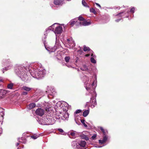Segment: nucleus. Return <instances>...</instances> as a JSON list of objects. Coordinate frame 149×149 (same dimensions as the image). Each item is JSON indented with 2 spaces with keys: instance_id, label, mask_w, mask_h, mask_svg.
Listing matches in <instances>:
<instances>
[{
  "instance_id": "5",
  "label": "nucleus",
  "mask_w": 149,
  "mask_h": 149,
  "mask_svg": "<svg viewBox=\"0 0 149 149\" xmlns=\"http://www.w3.org/2000/svg\"><path fill=\"white\" fill-rule=\"evenodd\" d=\"M7 91L2 89H0V98L4 97L7 93Z\"/></svg>"
},
{
  "instance_id": "6",
  "label": "nucleus",
  "mask_w": 149,
  "mask_h": 149,
  "mask_svg": "<svg viewBox=\"0 0 149 149\" xmlns=\"http://www.w3.org/2000/svg\"><path fill=\"white\" fill-rule=\"evenodd\" d=\"M63 0H54V3L55 5H62L63 3Z\"/></svg>"
},
{
  "instance_id": "2",
  "label": "nucleus",
  "mask_w": 149,
  "mask_h": 149,
  "mask_svg": "<svg viewBox=\"0 0 149 149\" xmlns=\"http://www.w3.org/2000/svg\"><path fill=\"white\" fill-rule=\"evenodd\" d=\"M45 113V111L41 108H38L36 111V115L40 116H42Z\"/></svg>"
},
{
  "instance_id": "44",
  "label": "nucleus",
  "mask_w": 149,
  "mask_h": 149,
  "mask_svg": "<svg viewBox=\"0 0 149 149\" xmlns=\"http://www.w3.org/2000/svg\"><path fill=\"white\" fill-rule=\"evenodd\" d=\"M54 24H53V25H52V27H53V26H54Z\"/></svg>"
},
{
  "instance_id": "38",
  "label": "nucleus",
  "mask_w": 149,
  "mask_h": 149,
  "mask_svg": "<svg viewBox=\"0 0 149 149\" xmlns=\"http://www.w3.org/2000/svg\"><path fill=\"white\" fill-rule=\"evenodd\" d=\"M83 124L84 125V126L85 127H87V125H86L85 123V124Z\"/></svg>"
},
{
  "instance_id": "23",
  "label": "nucleus",
  "mask_w": 149,
  "mask_h": 149,
  "mask_svg": "<svg viewBox=\"0 0 149 149\" xmlns=\"http://www.w3.org/2000/svg\"><path fill=\"white\" fill-rule=\"evenodd\" d=\"M70 134L72 136L75 137V133L74 132H71L70 133Z\"/></svg>"
},
{
  "instance_id": "19",
  "label": "nucleus",
  "mask_w": 149,
  "mask_h": 149,
  "mask_svg": "<svg viewBox=\"0 0 149 149\" xmlns=\"http://www.w3.org/2000/svg\"><path fill=\"white\" fill-rule=\"evenodd\" d=\"M90 11L92 13L95 14L96 13V12L95 11V10L93 8H90Z\"/></svg>"
},
{
  "instance_id": "32",
  "label": "nucleus",
  "mask_w": 149,
  "mask_h": 149,
  "mask_svg": "<svg viewBox=\"0 0 149 149\" xmlns=\"http://www.w3.org/2000/svg\"><path fill=\"white\" fill-rule=\"evenodd\" d=\"M100 129L102 131V132L105 131L103 129V128L102 127H100Z\"/></svg>"
},
{
  "instance_id": "9",
  "label": "nucleus",
  "mask_w": 149,
  "mask_h": 149,
  "mask_svg": "<svg viewBox=\"0 0 149 149\" xmlns=\"http://www.w3.org/2000/svg\"><path fill=\"white\" fill-rule=\"evenodd\" d=\"M36 105L35 103H32L28 105L27 107L29 109H31L35 107Z\"/></svg>"
},
{
  "instance_id": "36",
  "label": "nucleus",
  "mask_w": 149,
  "mask_h": 149,
  "mask_svg": "<svg viewBox=\"0 0 149 149\" xmlns=\"http://www.w3.org/2000/svg\"><path fill=\"white\" fill-rule=\"evenodd\" d=\"M91 56H92L93 57H95V55H94L93 54V53H92L91 55Z\"/></svg>"
},
{
  "instance_id": "17",
  "label": "nucleus",
  "mask_w": 149,
  "mask_h": 149,
  "mask_svg": "<svg viewBox=\"0 0 149 149\" xmlns=\"http://www.w3.org/2000/svg\"><path fill=\"white\" fill-rule=\"evenodd\" d=\"M39 136L36 134H34L33 135L31 136V138L33 139H37Z\"/></svg>"
},
{
  "instance_id": "35",
  "label": "nucleus",
  "mask_w": 149,
  "mask_h": 149,
  "mask_svg": "<svg viewBox=\"0 0 149 149\" xmlns=\"http://www.w3.org/2000/svg\"><path fill=\"white\" fill-rule=\"evenodd\" d=\"M90 56V54H86L85 55V56H86V57H88V56Z\"/></svg>"
},
{
  "instance_id": "8",
  "label": "nucleus",
  "mask_w": 149,
  "mask_h": 149,
  "mask_svg": "<svg viewBox=\"0 0 149 149\" xmlns=\"http://www.w3.org/2000/svg\"><path fill=\"white\" fill-rule=\"evenodd\" d=\"M107 136L106 135L104 136L102 140H99V143L101 144L104 143L107 141Z\"/></svg>"
},
{
  "instance_id": "43",
  "label": "nucleus",
  "mask_w": 149,
  "mask_h": 149,
  "mask_svg": "<svg viewBox=\"0 0 149 149\" xmlns=\"http://www.w3.org/2000/svg\"><path fill=\"white\" fill-rule=\"evenodd\" d=\"M94 84V82H93V83H92V86H93Z\"/></svg>"
},
{
  "instance_id": "33",
  "label": "nucleus",
  "mask_w": 149,
  "mask_h": 149,
  "mask_svg": "<svg viewBox=\"0 0 149 149\" xmlns=\"http://www.w3.org/2000/svg\"><path fill=\"white\" fill-rule=\"evenodd\" d=\"M95 4L98 6L100 8H101V6H100V5L98 3H95Z\"/></svg>"
},
{
  "instance_id": "41",
  "label": "nucleus",
  "mask_w": 149,
  "mask_h": 149,
  "mask_svg": "<svg viewBox=\"0 0 149 149\" xmlns=\"http://www.w3.org/2000/svg\"><path fill=\"white\" fill-rule=\"evenodd\" d=\"M88 103H89V102H87L86 103V105H88Z\"/></svg>"
},
{
  "instance_id": "11",
  "label": "nucleus",
  "mask_w": 149,
  "mask_h": 149,
  "mask_svg": "<svg viewBox=\"0 0 149 149\" xmlns=\"http://www.w3.org/2000/svg\"><path fill=\"white\" fill-rule=\"evenodd\" d=\"M22 89L28 92L29 91L32 89V88L28 87L26 86H23L22 87Z\"/></svg>"
},
{
  "instance_id": "7",
  "label": "nucleus",
  "mask_w": 149,
  "mask_h": 149,
  "mask_svg": "<svg viewBox=\"0 0 149 149\" xmlns=\"http://www.w3.org/2000/svg\"><path fill=\"white\" fill-rule=\"evenodd\" d=\"M78 22L76 19H74L71 20L69 22V24L71 26H72L74 24Z\"/></svg>"
},
{
  "instance_id": "40",
  "label": "nucleus",
  "mask_w": 149,
  "mask_h": 149,
  "mask_svg": "<svg viewBox=\"0 0 149 149\" xmlns=\"http://www.w3.org/2000/svg\"><path fill=\"white\" fill-rule=\"evenodd\" d=\"M19 143H17L16 144L17 146H18L19 145Z\"/></svg>"
},
{
  "instance_id": "3",
  "label": "nucleus",
  "mask_w": 149,
  "mask_h": 149,
  "mask_svg": "<svg viewBox=\"0 0 149 149\" xmlns=\"http://www.w3.org/2000/svg\"><path fill=\"white\" fill-rule=\"evenodd\" d=\"M78 23H79L80 25L84 26H86L89 25L91 24V22L90 21L88 22L87 20L85 19L82 22H78Z\"/></svg>"
},
{
  "instance_id": "16",
  "label": "nucleus",
  "mask_w": 149,
  "mask_h": 149,
  "mask_svg": "<svg viewBox=\"0 0 149 149\" xmlns=\"http://www.w3.org/2000/svg\"><path fill=\"white\" fill-rule=\"evenodd\" d=\"M13 86V84L10 83L8 85L7 88L9 89H12Z\"/></svg>"
},
{
  "instance_id": "14",
  "label": "nucleus",
  "mask_w": 149,
  "mask_h": 149,
  "mask_svg": "<svg viewBox=\"0 0 149 149\" xmlns=\"http://www.w3.org/2000/svg\"><path fill=\"white\" fill-rule=\"evenodd\" d=\"M86 143V142L85 141H81L80 142L79 144L80 146L84 147L85 146Z\"/></svg>"
},
{
  "instance_id": "37",
  "label": "nucleus",
  "mask_w": 149,
  "mask_h": 149,
  "mask_svg": "<svg viewBox=\"0 0 149 149\" xmlns=\"http://www.w3.org/2000/svg\"><path fill=\"white\" fill-rule=\"evenodd\" d=\"M103 135H104V136H105V135H106V132L105 131H104V132H103Z\"/></svg>"
},
{
  "instance_id": "24",
  "label": "nucleus",
  "mask_w": 149,
  "mask_h": 149,
  "mask_svg": "<svg viewBox=\"0 0 149 149\" xmlns=\"http://www.w3.org/2000/svg\"><path fill=\"white\" fill-rule=\"evenodd\" d=\"M81 110L80 109H78L76 110V111L75 112V113L76 114H77L79 113H81Z\"/></svg>"
},
{
  "instance_id": "1",
  "label": "nucleus",
  "mask_w": 149,
  "mask_h": 149,
  "mask_svg": "<svg viewBox=\"0 0 149 149\" xmlns=\"http://www.w3.org/2000/svg\"><path fill=\"white\" fill-rule=\"evenodd\" d=\"M93 94L92 97L91 98L90 102L92 103V105L94 107L97 104V102L95 97H96V93L94 89L93 88L92 90Z\"/></svg>"
},
{
  "instance_id": "45",
  "label": "nucleus",
  "mask_w": 149,
  "mask_h": 149,
  "mask_svg": "<svg viewBox=\"0 0 149 149\" xmlns=\"http://www.w3.org/2000/svg\"><path fill=\"white\" fill-rule=\"evenodd\" d=\"M67 40L68 41H69V39H67Z\"/></svg>"
},
{
  "instance_id": "34",
  "label": "nucleus",
  "mask_w": 149,
  "mask_h": 149,
  "mask_svg": "<svg viewBox=\"0 0 149 149\" xmlns=\"http://www.w3.org/2000/svg\"><path fill=\"white\" fill-rule=\"evenodd\" d=\"M123 13V12H120L117 15H116V16H120V15L121 14Z\"/></svg>"
},
{
  "instance_id": "42",
  "label": "nucleus",
  "mask_w": 149,
  "mask_h": 149,
  "mask_svg": "<svg viewBox=\"0 0 149 149\" xmlns=\"http://www.w3.org/2000/svg\"><path fill=\"white\" fill-rule=\"evenodd\" d=\"M80 51L82 52V51L81 50H79L78 51V52H80Z\"/></svg>"
},
{
  "instance_id": "20",
  "label": "nucleus",
  "mask_w": 149,
  "mask_h": 149,
  "mask_svg": "<svg viewBox=\"0 0 149 149\" xmlns=\"http://www.w3.org/2000/svg\"><path fill=\"white\" fill-rule=\"evenodd\" d=\"M91 62L94 63H96V60L94 59L93 57H91Z\"/></svg>"
},
{
  "instance_id": "4",
  "label": "nucleus",
  "mask_w": 149,
  "mask_h": 149,
  "mask_svg": "<svg viewBox=\"0 0 149 149\" xmlns=\"http://www.w3.org/2000/svg\"><path fill=\"white\" fill-rule=\"evenodd\" d=\"M62 31V27L60 26H58L56 28L54 32L57 34H60L61 33Z\"/></svg>"
},
{
  "instance_id": "39",
  "label": "nucleus",
  "mask_w": 149,
  "mask_h": 149,
  "mask_svg": "<svg viewBox=\"0 0 149 149\" xmlns=\"http://www.w3.org/2000/svg\"><path fill=\"white\" fill-rule=\"evenodd\" d=\"M120 19H118L116 20V21L117 22H118L120 21Z\"/></svg>"
},
{
  "instance_id": "21",
  "label": "nucleus",
  "mask_w": 149,
  "mask_h": 149,
  "mask_svg": "<svg viewBox=\"0 0 149 149\" xmlns=\"http://www.w3.org/2000/svg\"><path fill=\"white\" fill-rule=\"evenodd\" d=\"M85 19L81 16H79L78 18V20L80 21H83L85 20Z\"/></svg>"
},
{
  "instance_id": "30",
  "label": "nucleus",
  "mask_w": 149,
  "mask_h": 149,
  "mask_svg": "<svg viewBox=\"0 0 149 149\" xmlns=\"http://www.w3.org/2000/svg\"><path fill=\"white\" fill-rule=\"evenodd\" d=\"M28 94V92L26 91L22 92V94L23 95H26Z\"/></svg>"
},
{
  "instance_id": "26",
  "label": "nucleus",
  "mask_w": 149,
  "mask_h": 149,
  "mask_svg": "<svg viewBox=\"0 0 149 149\" xmlns=\"http://www.w3.org/2000/svg\"><path fill=\"white\" fill-rule=\"evenodd\" d=\"M49 107L48 106L47 107H45L44 108H45V110L49 112Z\"/></svg>"
},
{
  "instance_id": "25",
  "label": "nucleus",
  "mask_w": 149,
  "mask_h": 149,
  "mask_svg": "<svg viewBox=\"0 0 149 149\" xmlns=\"http://www.w3.org/2000/svg\"><path fill=\"white\" fill-rule=\"evenodd\" d=\"M135 9L134 8V7H132L131 8L130 10V12L132 13H134V11Z\"/></svg>"
},
{
  "instance_id": "15",
  "label": "nucleus",
  "mask_w": 149,
  "mask_h": 149,
  "mask_svg": "<svg viewBox=\"0 0 149 149\" xmlns=\"http://www.w3.org/2000/svg\"><path fill=\"white\" fill-rule=\"evenodd\" d=\"M83 50L84 52H86L90 51V49L89 47H86V45H84Z\"/></svg>"
},
{
  "instance_id": "13",
  "label": "nucleus",
  "mask_w": 149,
  "mask_h": 149,
  "mask_svg": "<svg viewBox=\"0 0 149 149\" xmlns=\"http://www.w3.org/2000/svg\"><path fill=\"white\" fill-rule=\"evenodd\" d=\"M80 69L82 71H86L88 70V67L85 65H83L80 68Z\"/></svg>"
},
{
  "instance_id": "31",
  "label": "nucleus",
  "mask_w": 149,
  "mask_h": 149,
  "mask_svg": "<svg viewBox=\"0 0 149 149\" xmlns=\"http://www.w3.org/2000/svg\"><path fill=\"white\" fill-rule=\"evenodd\" d=\"M81 123L83 124H85V120L84 119H81Z\"/></svg>"
},
{
  "instance_id": "22",
  "label": "nucleus",
  "mask_w": 149,
  "mask_h": 149,
  "mask_svg": "<svg viewBox=\"0 0 149 149\" xmlns=\"http://www.w3.org/2000/svg\"><path fill=\"white\" fill-rule=\"evenodd\" d=\"M65 59L66 62H68L70 59V57L68 56H66L65 58Z\"/></svg>"
},
{
  "instance_id": "29",
  "label": "nucleus",
  "mask_w": 149,
  "mask_h": 149,
  "mask_svg": "<svg viewBox=\"0 0 149 149\" xmlns=\"http://www.w3.org/2000/svg\"><path fill=\"white\" fill-rule=\"evenodd\" d=\"M86 88L88 91L91 92V91H90L91 89H90V88H89V87H88L86 86Z\"/></svg>"
},
{
  "instance_id": "12",
  "label": "nucleus",
  "mask_w": 149,
  "mask_h": 149,
  "mask_svg": "<svg viewBox=\"0 0 149 149\" xmlns=\"http://www.w3.org/2000/svg\"><path fill=\"white\" fill-rule=\"evenodd\" d=\"M89 112V110H88L84 111L83 112V116L85 117H86L88 115Z\"/></svg>"
},
{
  "instance_id": "27",
  "label": "nucleus",
  "mask_w": 149,
  "mask_h": 149,
  "mask_svg": "<svg viewBox=\"0 0 149 149\" xmlns=\"http://www.w3.org/2000/svg\"><path fill=\"white\" fill-rule=\"evenodd\" d=\"M96 137V134H94L92 137L91 138L92 139H94Z\"/></svg>"
},
{
  "instance_id": "18",
  "label": "nucleus",
  "mask_w": 149,
  "mask_h": 149,
  "mask_svg": "<svg viewBox=\"0 0 149 149\" xmlns=\"http://www.w3.org/2000/svg\"><path fill=\"white\" fill-rule=\"evenodd\" d=\"M82 4H83V5L86 7H89L88 6V5L87 3H86V2H85V1H84V0H83L82 1Z\"/></svg>"
},
{
  "instance_id": "28",
  "label": "nucleus",
  "mask_w": 149,
  "mask_h": 149,
  "mask_svg": "<svg viewBox=\"0 0 149 149\" xmlns=\"http://www.w3.org/2000/svg\"><path fill=\"white\" fill-rule=\"evenodd\" d=\"M58 130L59 132H61V133H63L64 132L63 130L62 129H60V128L58 129Z\"/></svg>"
},
{
  "instance_id": "10",
  "label": "nucleus",
  "mask_w": 149,
  "mask_h": 149,
  "mask_svg": "<svg viewBox=\"0 0 149 149\" xmlns=\"http://www.w3.org/2000/svg\"><path fill=\"white\" fill-rule=\"evenodd\" d=\"M80 137L82 139L88 141L89 140L88 137L86 135L82 134L80 135Z\"/></svg>"
}]
</instances>
